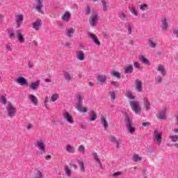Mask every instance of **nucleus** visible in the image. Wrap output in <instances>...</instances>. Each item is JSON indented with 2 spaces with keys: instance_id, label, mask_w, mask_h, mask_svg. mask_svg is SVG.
I'll use <instances>...</instances> for the list:
<instances>
[{
  "instance_id": "obj_1",
  "label": "nucleus",
  "mask_w": 178,
  "mask_h": 178,
  "mask_svg": "<svg viewBox=\"0 0 178 178\" xmlns=\"http://www.w3.org/2000/svg\"><path fill=\"white\" fill-rule=\"evenodd\" d=\"M84 97L83 95L79 93L76 95V103L75 104V108L77 109L79 112H83V113H86L88 112L87 108L84 107L83 108V99Z\"/></svg>"
},
{
  "instance_id": "obj_2",
  "label": "nucleus",
  "mask_w": 178,
  "mask_h": 178,
  "mask_svg": "<svg viewBox=\"0 0 178 178\" xmlns=\"http://www.w3.org/2000/svg\"><path fill=\"white\" fill-rule=\"evenodd\" d=\"M126 123V128L130 134H134L136 133V127H133V119L129 115L125 116L124 119Z\"/></svg>"
},
{
  "instance_id": "obj_3",
  "label": "nucleus",
  "mask_w": 178,
  "mask_h": 178,
  "mask_svg": "<svg viewBox=\"0 0 178 178\" xmlns=\"http://www.w3.org/2000/svg\"><path fill=\"white\" fill-rule=\"evenodd\" d=\"M153 141L158 145H161L162 143V131L155 129L153 132Z\"/></svg>"
},
{
  "instance_id": "obj_4",
  "label": "nucleus",
  "mask_w": 178,
  "mask_h": 178,
  "mask_svg": "<svg viewBox=\"0 0 178 178\" xmlns=\"http://www.w3.org/2000/svg\"><path fill=\"white\" fill-rule=\"evenodd\" d=\"M129 105L136 115H140L141 113V106H140L138 102L131 101Z\"/></svg>"
},
{
  "instance_id": "obj_5",
  "label": "nucleus",
  "mask_w": 178,
  "mask_h": 178,
  "mask_svg": "<svg viewBox=\"0 0 178 178\" xmlns=\"http://www.w3.org/2000/svg\"><path fill=\"white\" fill-rule=\"evenodd\" d=\"M6 109L8 116H10V118H13V116L16 115V108H14L13 105H12V103L9 102H8V106Z\"/></svg>"
},
{
  "instance_id": "obj_6",
  "label": "nucleus",
  "mask_w": 178,
  "mask_h": 178,
  "mask_svg": "<svg viewBox=\"0 0 178 178\" xmlns=\"http://www.w3.org/2000/svg\"><path fill=\"white\" fill-rule=\"evenodd\" d=\"M24 20V15L23 14L16 15H15V23L17 24V29H20L22 24H23V22Z\"/></svg>"
},
{
  "instance_id": "obj_7",
  "label": "nucleus",
  "mask_w": 178,
  "mask_h": 178,
  "mask_svg": "<svg viewBox=\"0 0 178 178\" xmlns=\"http://www.w3.org/2000/svg\"><path fill=\"white\" fill-rule=\"evenodd\" d=\"M35 8L37 12H38L39 13H44V12H42V8H44L42 2H44V0H35Z\"/></svg>"
},
{
  "instance_id": "obj_8",
  "label": "nucleus",
  "mask_w": 178,
  "mask_h": 178,
  "mask_svg": "<svg viewBox=\"0 0 178 178\" xmlns=\"http://www.w3.org/2000/svg\"><path fill=\"white\" fill-rule=\"evenodd\" d=\"M16 37L20 44H23L24 42V35L23 34V31L22 29H18L15 32Z\"/></svg>"
},
{
  "instance_id": "obj_9",
  "label": "nucleus",
  "mask_w": 178,
  "mask_h": 178,
  "mask_svg": "<svg viewBox=\"0 0 178 178\" xmlns=\"http://www.w3.org/2000/svg\"><path fill=\"white\" fill-rule=\"evenodd\" d=\"M64 119L67 120V122L70 123V124H73L74 123V120H73V117L72 115L69 113V112L65 111L63 113Z\"/></svg>"
},
{
  "instance_id": "obj_10",
  "label": "nucleus",
  "mask_w": 178,
  "mask_h": 178,
  "mask_svg": "<svg viewBox=\"0 0 178 178\" xmlns=\"http://www.w3.org/2000/svg\"><path fill=\"white\" fill-rule=\"evenodd\" d=\"M35 145L38 148L39 151H41V152H45V151H47L45 143H44L42 140H37Z\"/></svg>"
},
{
  "instance_id": "obj_11",
  "label": "nucleus",
  "mask_w": 178,
  "mask_h": 178,
  "mask_svg": "<svg viewBox=\"0 0 178 178\" xmlns=\"http://www.w3.org/2000/svg\"><path fill=\"white\" fill-rule=\"evenodd\" d=\"M98 23V15L93 14L90 18V24L92 26V27H95Z\"/></svg>"
},
{
  "instance_id": "obj_12",
  "label": "nucleus",
  "mask_w": 178,
  "mask_h": 178,
  "mask_svg": "<svg viewBox=\"0 0 178 178\" xmlns=\"http://www.w3.org/2000/svg\"><path fill=\"white\" fill-rule=\"evenodd\" d=\"M42 24V21H41V19H38L36 21H35L32 24V27L35 30V31H38L40 29H41V26Z\"/></svg>"
},
{
  "instance_id": "obj_13",
  "label": "nucleus",
  "mask_w": 178,
  "mask_h": 178,
  "mask_svg": "<svg viewBox=\"0 0 178 178\" xmlns=\"http://www.w3.org/2000/svg\"><path fill=\"white\" fill-rule=\"evenodd\" d=\"M40 83H41V81L40 79L37 80L35 82H32L29 85V88H31V90H33V91H37V90L40 88Z\"/></svg>"
},
{
  "instance_id": "obj_14",
  "label": "nucleus",
  "mask_w": 178,
  "mask_h": 178,
  "mask_svg": "<svg viewBox=\"0 0 178 178\" xmlns=\"http://www.w3.org/2000/svg\"><path fill=\"white\" fill-rule=\"evenodd\" d=\"M169 26V22L166 18L161 19V30L163 31H166L168 30V27Z\"/></svg>"
},
{
  "instance_id": "obj_15",
  "label": "nucleus",
  "mask_w": 178,
  "mask_h": 178,
  "mask_svg": "<svg viewBox=\"0 0 178 178\" xmlns=\"http://www.w3.org/2000/svg\"><path fill=\"white\" fill-rule=\"evenodd\" d=\"M17 83L20 84V86H29V82L27 79L23 76H19L17 79Z\"/></svg>"
},
{
  "instance_id": "obj_16",
  "label": "nucleus",
  "mask_w": 178,
  "mask_h": 178,
  "mask_svg": "<svg viewBox=\"0 0 178 178\" xmlns=\"http://www.w3.org/2000/svg\"><path fill=\"white\" fill-rule=\"evenodd\" d=\"M157 119L160 120H166V109H163L159 113L156 115Z\"/></svg>"
},
{
  "instance_id": "obj_17",
  "label": "nucleus",
  "mask_w": 178,
  "mask_h": 178,
  "mask_svg": "<svg viewBox=\"0 0 178 178\" xmlns=\"http://www.w3.org/2000/svg\"><path fill=\"white\" fill-rule=\"evenodd\" d=\"M29 99L31 101V104H33L35 106L38 105V99L34 95H29Z\"/></svg>"
},
{
  "instance_id": "obj_18",
  "label": "nucleus",
  "mask_w": 178,
  "mask_h": 178,
  "mask_svg": "<svg viewBox=\"0 0 178 178\" xmlns=\"http://www.w3.org/2000/svg\"><path fill=\"white\" fill-rule=\"evenodd\" d=\"M124 70L125 74H131L134 70V68L133 67V65H128L124 67Z\"/></svg>"
},
{
  "instance_id": "obj_19",
  "label": "nucleus",
  "mask_w": 178,
  "mask_h": 178,
  "mask_svg": "<svg viewBox=\"0 0 178 178\" xmlns=\"http://www.w3.org/2000/svg\"><path fill=\"white\" fill-rule=\"evenodd\" d=\"M136 89L138 92H141L143 91V82L140 79L136 80Z\"/></svg>"
},
{
  "instance_id": "obj_20",
  "label": "nucleus",
  "mask_w": 178,
  "mask_h": 178,
  "mask_svg": "<svg viewBox=\"0 0 178 178\" xmlns=\"http://www.w3.org/2000/svg\"><path fill=\"white\" fill-rule=\"evenodd\" d=\"M143 104L145 111H149L151 109V102H149V100L147 97L143 98Z\"/></svg>"
},
{
  "instance_id": "obj_21",
  "label": "nucleus",
  "mask_w": 178,
  "mask_h": 178,
  "mask_svg": "<svg viewBox=\"0 0 178 178\" xmlns=\"http://www.w3.org/2000/svg\"><path fill=\"white\" fill-rule=\"evenodd\" d=\"M65 150L67 151V152H68L69 154H74V152H76V148L74 147L73 145H67L65 146Z\"/></svg>"
},
{
  "instance_id": "obj_22",
  "label": "nucleus",
  "mask_w": 178,
  "mask_h": 178,
  "mask_svg": "<svg viewBox=\"0 0 178 178\" xmlns=\"http://www.w3.org/2000/svg\"><path fill=\"white\" fill-rule=\"evenodd\" d=\"M89 37L92 40L93 42L96 44V45H101V42L98 40V38L94 33H89Z\"/></svg>"
},
{
  "instance_id": "obj_23",
  "label": "nucleus",
  "mask_w": 178,
  "mask_h": 178,
  "mask_svg": "<svg viewBox=\"0 0 178 178\" xmlns=\"http://www.w3.org/2000/svg\"><path fill=\"white\" fill-rule=\"evenodd\" d=\"M76 57L79 60H84L86 59V54L84 51L80 50L76 53Z\"/></svg>"
},
{
  "instance_id": "obj_24",
  "label": "nucleus",
  "mask_w": 178,
  "mask_h": 178,
  "mask_svg": "<svg viewBox=\"0 0 178 178\" xmlns=\"http://www.w3.org/2000/svg\"><path fill=\"white\" fill-rule=\"evenodd\" d=\"M65 34L67 37H69L70 38H72V37H73V35L74 34V29L69 28L66 29Z\"/></svg>"
},
{
  "instance_id": "obj_25",
  "label": "nucleus",
  "mask_w": 178,
  "mask_h": 178,
  "mask_svg": "<svg viewBox=\"0 0 178 178\" xmlns=\"http://www.w3.org/2000/svg\"><path fill=\"white\" fill-rule=\"evenodd\" d=\"M156 44H158V42H156V40L152 38H149L148 40V45L149 47H150V48H155V47H156Z\"/></svg>"
},
{
  "instance_id": "obj_26",
  "label": "nucleus",
  "mask_w": 178,
  "mask_h": 178,
  "mask_svg": "<svg viewBox=\"0 0 178 178\" xmlns=\"http://www.w3.org/2000/svg\"><path fill=\"white\" fill-rule=\"evenodd\" d=\"M106 75H99L97 77V81H99V83H101L102 84H103V83H105L106 81Z\"/></svg>"
},
{
  "instance_id": "obj_27",
  "label": "nucleus",
  "mask_w": 178,
  "mask_h": 178,
  "mask_svg": "<svg viewBox=\"0 0 178 178\" xmlns=\"http://www.w3.org/2000/svg\"><path fill=\"white\" fill-rule=\"evenodd\" d=\"M70 17H71L70 13L67 12L62 17V20L67 23L70 20Z\"/></svg>"
},
{
  "instance_id": "obj_28",
  "label": "nucleus",
  "mask_w": 178,
  "mask_h": 178,
  "mask_svg": "<svg viewBox=\"0 0 178 178\" xmlns=\"http://www.w3.org/2000/svg\"><path fill=\"white\" fill-rule=\"evenodd\" d=\"M157 70L161 72L162 76L166 75V70H165V66L163 65H159Z\"/></svg>"
},
{
  "instance_id": "obj_29",
  "label": "nucleus",
  "mask_w": 178,
  "mask_h": 178,
  "mask_svg": "<svg viewBox=\"0 0 178 178\" xmlns=\"http://www.w3.org/2000/svg\"><path fill=\"white\" fill-rule=\"evenodd\" d=\"M139 60H140L142 63H144V65H151V63H149V60L145 58V56H141L139 58Z\"/></svg>"
},
{
  "instance_id": "obj_30",
  "label": "nucleus",
  "mask_w": 178,
  "mask_h": 178,
  "mask_svg": "<svg viewBox=\"0 0 178 178\" xmlns=\"http://www.w3.org/2000/svg\"><path fill=\"white\" fill-rule=\"evenodd\" d=\"M65 80H67V81H70V80H72V74L66 71H64L63 73Z\"/></svg>"
},
{
  "instance_id": "obj_31",
  "label": "nucleus",
  "mask_w": 178,
  "mask_h": 178,
  "mask_svg": "<svg viewBox=\"0 0 178 178\" xmlns=\"http://www.w3.org/2000/svg\"><path fill=\"white\" fill-rule=\"evenodd\" d=\"M109 141H111V143H113V144H116L117 145V148H119V141H118V140L116 139V138L115 136H110L108 138Z\"/></svg>"
},
{
  "instance_id": "obj_32",
  "label": "nucleus",
  "mask_w": 178,
  "mask_h": 178,
  "mask_svg": "<svg viewBox=\"0 0 178 178\" xmlns=\"http://www.w3.org/2000/svg\"><path fill=\"white\" fill-rule=\"evenodd\" d=\"M129 8L131 13H132V15H134V16H138V10H137V8L131 7V8Z\"/></svg>"
},
{
  "instance_id": "obj_33",
  "label": "nucleus",
  "mask_w": 178,
  "mask_h": 178,
  "mask_svg": "<svg viewBox=\"0 0 178 178\" xmlns=\"http://www.w3.org/2000/svg\"><path fill=\"white\" fill-rule=\"evenodd\" d=\"M101 124H102V126H103L105 129H107V127H108V122H107L106 120L104 118V115H102V117H101Z\"/></svg>"
},
{
  "instance_id": "obj_34",
  "label": "nucleus",
  "mask_w": 178,
  "mask_h": 178,
  "mask_svg": "<svg viewBox=\"0 0 178 178\" xmlns=\"http://www.w3.org/2000/svg\"><path fill=\"white\" fill-rule=\"evenodd\" d=\"M90 122H94L95 120H97V114L94 111H91L90 114Z\"/></svg>"
},
{
  "instance_id": "obj_35",
  "label": "nucleus",
  "mask_w": 178,
  "mask_h": 178,
  "mask_svg": "<svg viewBox=\"0 0 178 178\" xmlns=\"http://www.w3.org/2000/svg\"><path fill=\"white\" fill-rule=\"evenodd\" d=\"M64 170L65 172L66 175L68 177H70V175H72V170H70V169H69V167L67 165H65L64 167Z\"/></svg>"
},
{
  "instance_id": "obj_36",
  "label": "nucleus",
  "mask_w": 178,
  "mask_h": 178,
  "mask_svg": "<svg viewBox=\"0 0 178 178\" xmlns=\"http://www.w3.org/2000/svg\"><path fill=\"white\" fill-rule=\"evenodd\" d=\"M78 163L81 168V172H86V167H84V163L78 160Z\"/></svg>"
},
{
  "instance_id": "obj_37",
  "label": "nucleus",
  "mask_w": 178,
  "mask_h": 178,
  "mask_svg": "<svg viewBox=\"0 0 178 178\" xmlns=\"http://www.w3.org/2000/svg\"><path fill=\"white\" fill-rule=\"evenodd\" d=\"M143 158L140 157L138 154H134L133 156V161L134 162H140Z\"/></svg>"
},
{
  "instance_id": "obj_38",
  "label": "nucleus",
  "mask_w": 178,
  "mask_h": 178,
  "mask_svg": "<svg viewBox=\"0 0 178 178\" xmlns=\"http://www.w3.org/2000/svg\"><path fill=\"white\" fill-rule=\"evenodd\" d=\"M126 97L129 98V99H134L136 98V97H134V95H133V93L130 91L126 93Z\"/></svg>"
},
{
  "instance_id": "obj_39",
  "label": "nucleus",
  "mask_w": 178,
  "mask_h": 178,
  "mask_svg": "<svg viewBox=\"0 0 178 178\" xmlns=\"http://www.w3.org/2000/svg\"><path fill=\"white\" fill-rule=\"evenodd\" d=\"M8 35L9 38H11V39H15L16 37V35L15 34V32H13V31H8Z\"/></svg>"
},
{
  "instance_id": "obj_40",
  "label": "nucleus",
  "mask_w": 178,
  "mask_h": 178,
  "mask_svg": "<svg viewBox=\"0 0 178 178\" xmlns=\"http://www.w3.org/2000/svg\"><path fill=\"white\" fill-rule=\"evenodd\" d=\"M0 102L3 104V105H6L8 104V100H6V97L5 96H1Z\"/></svg>"
},
{
  "instance_id": "obj_41",
  "label": "nucleus",
  "mask_w": 178,
  "mask_h": 178,
  "mask_svg": "<svg viewBox=\"0 0 178 178\" xmlns=\"http://www.w3.org/2000/svg\"><path fill=\"white\" fill-rule=\"evenodd\" d=\"M169 138H170V140L172 143H177V141H178V136L177 135L170 136Z\"/></svg>"
},
{
  "instance_id": "obj_42",
  "label": "nucleus",
  "mask_w": 178,
  "mask_h": 178,
  "mask_svg": "<svg viewBox=\"0 0 178 178\" xmlns=\"http://www.w3.org/2000/svg\"><path fill=\"white\" fill-rule=\"evenodd\" d=\"M111 74L113 77H117V79H119L120 77V74L116 71L111 72Z\"/></svg>"
},
{
  "instance_id": "obj_43",
  "label": "nucleus",
  "mask_w": 178,
  "mask_h": 178,
  "mask_svg": "<svg viewBox=\"0 0 178 178\" xmlns=\"http://www.w3.org/2000/svg\"><path fill=\"white\" fill-rule=\"evenodd\" d=\"M140 10H143V11L148 10V9H149L148 5H147V4H141L140 6Z\"/></svg>"
},
{
  "instance_id": "obj_44",
  "label": "nucleus",
  "mask_w": 178,
  "mask_h": 178,
  "mask_svg": "<svg viewBox=\"0 0 178 178\" xmlns=\"http://www.w3.org/2000/svg\"><path fill=\"white\" fill-rule=\"evenodd\" d=\"M85 13L86 16H88V15H90V13H91V8L90 7V6H87L85 8Z\"/></svg>"
},
{
  "instance_id": "obj_45",
  "label": "nucleus",
  "mask_w": 178,
  "mask_h": 178,
  "mask_svg": "<svg viewBox=\"0 0 178 178\" xmlns=\"http://www.w3.org/2000/svg\"><path fill=\"white\" fill-rule=\"evenodd\" d=\"M109 95L111 98V101H115V98L116 97V93H115V91H111Z\"/></svg>"
},
{
  "instance_id": "obj_46",
  "label": "nucleus",
  "mask_w": 178,
  "mask_h": 178,
  "mask_svg": "<svg viewBox=\"0 0 178 178\" xmlns=\"http://www.w3.org/2000/svg\"><path fill=\"white\" fill-rule=\"evenodd\" d=\"M58 98H59L58 94H54V95H51V101L53 102H55V101H58Z\"/></svg>"
},
{
  "instance_id": "obj_47",
  "label": "nucleus",
  "mask_w": 178,
  "mask_h": 178,
  "mask_svg": "<svg viewBox=\"0 0 178 178\" xmlns=\"http://www.w3.org/2000/svg\"><path fill=\"white\" fill-rule=\"evenodd\" d=\"M92 155L94 159L97 162V163L101 164V160H99V158H98V154H97V153H94Z\"/></svg>"
},
{
  "instance_id": "obj_48",
  "label": "nucleus",
  "mask_w": 178,
  "mask_h": 178,
  "mask_svg": "<svg viewBox=\"0 0 178 178\" xmlns=\"http://www.w3.org/2000/svg\"><path fill=\"white\" fill-rule=\"evenodd\" d=\"M133 26H131V24H128L127 26V30H128V34H131V33H133Z\"/></svg>"
},
{
  "instance_id": "obj_49",
  "label": "nucleus",
  "mask_w": 178,
  "mask_h": 178,
  "mask_svg": "<svg viewBox=\"0 0 178 178\" xmlns=\"http://www.w3.org/2000/svg\"><path fill=\"white\" fill-rule=\"evenodd\" d=\"M120 19H122V20H126V14L124 13H120L119 14Z\"/></svg>"
},
{
  "instance_id": "obj_50",
  "label": "nucleus",
  "mask_w": 178,
  "mask_h": 178,
  "mask_svg": "<svg viewBox=\"0 0 178 178\" xmlns=\"http://www.w3.org/2000/svg\"><path fill=\"white\" fill-rule=\"evenodd\" d=\"M156 82L158 84L162 83V76H157L156 77Z\"/></svg>"
},
{
  "instance_id": "obj_51",
  "label": "nucleus",
  "mask_w": 178,
  "mask_h": 178,
  "mask_svg": "<svg viewBox=\"0 0 178 178\" xmlns=\"http://www.w3.org/2000/svg\"><path fill=\"white\" fill-rule=\"evenodd\" d=\"M79 152H86V147L83 145H80L78 148Z\"/></svg>"
},
{
  "instance_id": "obj_52",
  "label": "nucleus",
  "mask_w": 178,
  "mask_h": 178,
  "mask_svg": "<svg viewBox=\"0 0 178 178\" xmlns=\"http://www.w3.org/2000/svg\"><path fill=\"white\" fill-rule=\"evenodd\" d=\"M111 86H113V87L118 88L119 87V82L118 81H112Z\"/></svg>"
},
{
  "instance_id": "obj_53",
  "label": "nucleus",
  "mask_w": 178,
  "mask_h": 178,
  "mask_svg": "<svg viewBox=\"0 0 178 178\" xmlns=\"http://www.w3.org/2000/svg\"><path fill=\"white\" fill-rule=\"evenodd\" d=\"M49 102V99L48 98V97H46L45 99H44V106L46 108L48 106Z\"/></svg>"
},
{
  "instance_id": "obj_54",
  "label": "nucleus",
  "mask_w": 178,
  "mask_h": 178,
  "mask_svg": "<svg viewBox=\"0 0 178 178\" xmlns=\"http://www.w3.org/2000/svg\"><path fill=\"white\" fill-rule=\"evenodd\" d=\"M122 175V172H116L113 174V177H118V176H120Z\"/></svg>"
},
{
  "instance_id": "obj_55",
  "label": "nucleus",
  "mask_w": 178,
  "mask_h": 178,
  "mask_svg": "<svg viewBox=\"0 0 178 178\" xmlns=\"http://www.w3.org/2000/svg\"><path fill=\"white\" fill-rule=\"evenodd\" d=\"M134 67H136V69H140V65L138 64V62H134Z\"/></svg>"
},
{
  "instance_id": "obj_56",
  "label": "nucleus",
  "mask_w": 178,
  "mask_h": 178,
  "mask_svg": "<svg viewBox=\"0 0 178 178\" xmlns=\"http://www.w3.org/2000/svg\"><path fill=\"white\" fill-rule=\"evenodd\" d=\"M142 126H143L144 127H148V126H149V123H148V122H143L142 123Z\"/></svg>"
},
{
  "instance_id": "obj_57",
  "label": "nucleus",
  "mask_w": 178,
  "mask_h": 178,
  "mask_svg": "<svg viewBox=\"0 0 178 178\" xmlns=\"http://www.w3.org/2000/svg\"><path fill=\"white\" fill-rule=\"evenodd\" d=\"M173 34H175V35H176L177 38H178V30H175L173 31Z\"/></svg>"
},
{
  "instance_id": "obj_58",
  "label": "nucleus",
  "mask_w": 178,
  "mask_h": 178,
  "mask_svg": "<svg viewBox=\"0 0 178 178\" xmlns=\"http://www.w3.org/2000/svg\"><path fill=\"white\" fill-rule=\"evenodd\" d=\"M6 48L8 51H12V48H10V46L6 44Z\"/></svg>"
},
{
  "instance_id": "obj_59",
  "label": "nucleus",
  "mask_w": 178,
  "mask_h": 178,
  "mask_svg": "<svg viewBox=\"0 0 178 178\" xmlns=\"http://www.w3.org/2000/svg\"><path fill=\"white\" fill-rule=\"evenodd\" d=\"M107 8H106V4L103 5V10L104 12H106Z\"/></svg>"
},
{
  "instance_id": "obj_60",
  "label": "nucleus",
  "mask_w": 178,
  "mask_h": 178,
  "mask_svg": "<svg viewBox=\"0 0 178 178\" xmlns=\"http://www.w3.org/2000/svg\"><path fill=\"white\" fill-rule=\"evenodd\" d=\"M44 81H46V83H52V81L49 79H45Z\"/></svg>"
},
{
  "instance_id": "obj_61",
  "label": "nucleus",
  "mask_w": 178,
  "mask_h": 178,
  "mask_svg": "<svg viewBox=\"0 0 178 178\" xmlns=\"http://www.w3.org/2000/svg\"><path fill=\"white\" fill-rule=\"evenodd\" d=\"M32 128H33V124H29V125L27 127L28 130H30V129H32Z\"/></svg>"
},
{
  "instance_id": "obj_62",
  "label": "nucleus",
  "mask_w": 178,
  "mask_h": 178,
  "mask_svg": "<svg viewBox=\"0 0 178 178\" xmlns=\"http://www.w3.org/2000/svg\"><path fill=\"white\" fill-rule=\"evenodd\" d=\"M28 66H29V67H30V68L33 67V63L29 62V64H28Z\"/></svg>"
},
{
  "instance_id": "obj_63",
  "label": "nucleus",
  "mask_w": 178,
  "mask_h": 178,
  "mask_svg": "<svg viewBox=\"0 0 178 178\" xmlns=\"http://www.w3.org/2000/svg\"><path fill=\"white\" fill-rule=\"evenodd\" d=\"M51 155H47V156H46V159H47V161H49V159H51Z\"/></svg>"
},
{
  "instance_id": "obj_64",
  "label": "nucleus",
  "mask_w": 178,
  "mask_h": 178,
  "mask_svg": "<svg viewBox=\"0 0 178 178\" xmlns=\"http://www.w3.org/2000/svg\"><path fill=\"white\" fill-rule=\"evenodd\" d=\"M80 127H81V129H82L83 130H86V126H84L83 124H81Z\"/></svg>"
}]
</instances>
